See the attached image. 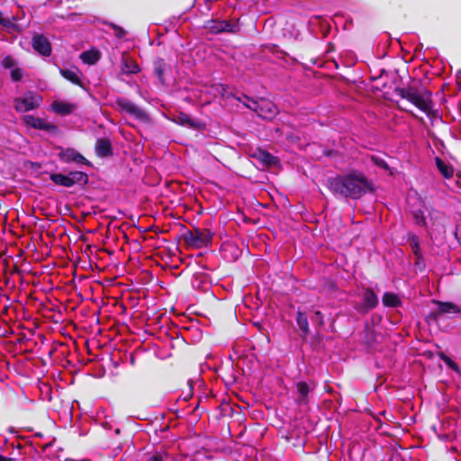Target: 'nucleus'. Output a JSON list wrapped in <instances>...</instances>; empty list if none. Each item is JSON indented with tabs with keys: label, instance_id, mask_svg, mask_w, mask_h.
Returning a JSON list of instances; mask_svg holds the SVG:
<instances>
[{
	"label": "nucleus",
	"instance_id": "37",
	"mask_svg": "<svg viewBox=\"0 0 461 461\" xmlns=\"http://www.w3.org/2000/svg\"><path fill=\"white\" fill-rule=\"evenodd\" d=\"M456 239H457L459 244L461 245V231L457 230L456 233Z\"/></svg>",
	"mask_w": 461,
	"mask_h": 461
},
{
	"label": "nucleus",
	"instance_id": "8",
	"mask_svg": "<svg viewBox=\"0 0 461 461\" xmlns=\"http://www.w3.org/2000/svg\"><path fill=\"white\" fill-rule=\"evenodd\" d=\"M432 303L437 305V309L430 312V316L434 320L442 315L450 316L461 312L460 308L453 303H443L435 300Z\"/></svg>",
	"mask_w": 461,
	"mask_h": 461
},
{
	"label": "nucleus",
	"instance_id": "14",
	"mask_svg": "<svg viewBox=\"0 0 461 461\" xmlns=\"http://www.w3.org/2000/svg\"><path fill=\"white\" fill-rule=\"evenodd\" d=\"M121 70L122 74L129 75L137 74L138 72H140V68L134 59L123 56L122 59Z\"/></svg>",
	"mask_w": 461,
	"mask_h": 461
},
{
	"label": "nucleus",
	"instance_id": "19",
	"mask_svg": "<svg viewBox=\"0 0 461 461\" xmlns=\"http://www.w3.org/2000/svg\"><path fill=\"white\" fill-rule=\"evenodd\" d=\"M382 302L385 307L396 308L402 304V300L398 294L390 292L384 294Z\"/></svg>",
	"mask_w": 461,
	"mask_h": 461
},
{
	"label": "nucleus",
	"instance_id": "27",
	"mask_svg": "<svg viewBox=\"0 0 461 461\" xmlns=\"http://www.w3.org/2000/svg\"><path fill=\"white\" fill-rule=\"evenodd\" d=\"M439 357L453 371H455L456 373H460V369H459L458 366L449 357H447L444 353H440Z\"/></svg>",
	"mask_w": 461,
	"mask_h": 461
},
{
	"label": "nucleus",
	"instance_id": "22",
	"mask_svg": "<svg viewBox=\"0 0 461 461\" xmlns=\"http://www.w3.org/2000/svg\"><path fill=\"white\" fill-rule=\"evenodd\" d=\"M50 179L53 183H55L58 185L65 186V187H71V182L69 178L68 177V175L63 174H51Z\"/></svg>",
	"mask_w": 461,
	"mask_h": 461
},
{
	"label": "nucleus",
	"instance_id": "1",
	"mask_svg": "<svg viewBox=\"0 0 461 461\" xmlns=\"http://www.w3.org/2000/svg\"><path fill=\"white\" fill-rule=\"evenodd\" d=\"M328 187L338 197L358 199L371 189V184L359 172H351L328 179Z\"/></svg>",
	"mask_w": 461,
	"mask_h": 461
},
{
	"label": "nucleus",
	"instance_id": "36",
	"mask_svg": "<svg viewBox=\"0 0 461 461\" xmlns=\"http://www.w3.org/2000/svg\"><path fill=\"white\" fill-rule=\"evenodd\" d=\"M0 461H20V459L15 456L6 457V456L0 455Z\"/></svg>",
	"mask_w": 461,
	"mask_h": 461
},
{
	"label": "nucleus",
	"instance_id": "6",
	"mask_svg": "<svg viewBox=\"0 0 461 461\" xmlns=\"http://www.w3.org/2000/svg\"><path fill=\"white\" fill-rule=\"evenodd\" d=\"M185 240L189 246L201 249L210 244L212 234L208 230L195 229L188 231L185 236Z\"/></svg>",
	"mask_w": 461,
	"mask_h": 461
},
{
	"label": "nucleus",
	"instance_id": "21",
	"mask_svg": "<svg viewBox=\"0 0 461 461\" xmlns=\"http://www.w3.org/2000/svg\"><path fill=\"white\" fill-rule=\"evenodd\" d=\"M166 63L163 59H158L154 62V72L161 84L165 83L164 73L166 70Z\"/></svg>",
	"mask_w": 461,
	"mask_h": 461
},
{
	"label": "nucleus",
	"instance_id": "5",
	"mask_svg": "<svg viewBox=\"0 0 461 461\" xmlns=\"http://www.w3.org/2000/svg\"><path fill=\"white\" fill-rule=\"evenodd\" d=\"M115 104L120 111L130 114L140 122H147L149 120L148 114L137 104L127 98L118 97L115 100Z\"/></svg>",
	"mask_w": 461,
	"mask_h": 461
},
{
	"label": "nucleus",
	"instance_id": "18",
	"mask_svg": "<svg viewBox=\"0 0 461 461\" xmlns=\"http://www.w3.org/2000/svg\"><path fill=\"white\" fill-rule=\"evenodd\" d=\"M435 162H436L437 168L438 169V171L441 173V175L445 178L449 179V178L453 177L454 167L450 164L445 162L440 158H436Z\"/></svg>",
	"mask_w": 461,
	"mask_h": 461
},
{
	"label": "nucleus",
	"instance_id": "4",
	"mask_svg": "<svg viewBox=\"0 0 461 461\" xmlns=\"http://www.w3.org/2000/svg\"><path fill=\"white\" fill-rule=\"evenodd\" d=\"M41 96L33 92H28L23 96L16 97L14 100V109L18 113L34 110L41 105Z\"/></svg>",
	"mask_w": 461,
	"mask_h": 461
},
{
	"label": "nucleus",
	"instance_id": "35",
	"mask_svg": "<svg viewBox=\"0 0 461 461\" xmlns=\"http://www.w3.org/2000/svg\"><path fill=\"white\" fill-rule=\"evenodd\" d=\"M314 318L318 321L320 325L323 324V315L320 311L315 312Z\"/></svg>",
	"mask_w": 461,
	"mask_h": 461
},
{
	"label": "nucleus",
	"instance_id": "34",
	"mask_svg": "<svg viewBox=\"0 0 461 461\" xmlns=\"http://www.w3.org/2000/svg\"><path fill=\"white\" fill-rule=\"evenodd\" d=\"M372 159L378 167L384 169L388 168V165L384 159L379 158H372Z\"/></svg>",
	"mask_w": 461,
	"mask_h": 461
},
{
	"label": "nucleus",
	"instance_id": "33",
	"mask_svg": "<svg viewBox=\"0 0 461 461\" xmlns=\"http://www.w3.org/2000/svg\"><path fill=\"white\" fill-rule=\"evenodd\" d=\"M111 26L113 28L116 37H118L119 39H122L124 37L125 32L122 27L117 26L115 24H111Z\"/></svg>",
	"mask_w": 461,
	"mask_h": 461
},
{
	"label": "nucleus",
	"instance_id": "31",
	"mask_svg": "<svg viewBox=\"0 0 461 461\" xmlns=\"http://www.w3.org/2000/svg\"><path fill=\"white\" fill-rule=\"evenodd\" d=\"M2 66L12 70L16 68V60L12 56H6L2 59Z\"/></svg>",
	"mask_w": 461,
	"mask_h": 461
},
{
	"label": "nucleus",
	"instance_id": "28",
	"mask_svg": "<svg viewBox=\"0 0 461 461\" xmlns=\"http://www.w3.org/2000/svg\"><path fill=\"white\" fill-rule=\"evenodd\" d=\"M147 461H172L170 456L166 452H156L150 455Z\"/></svg>",
	"mask_w": 461,
	"mask_h": 461
},
{
	"label": "nucleus",
	"instance_id": "7",
	"mask_svg": "<svg viewBox=\"0 0 461 461\" xmlns=\"http://www.w3.org/2000/svg\"><path fill=\"white\" fill-rule=\"evenodd\" d=\"M205 28L212 33L218 34L221 32H238L240 25L238 23H231L226 20H211L208 21Z\"/></svg>",
	"mask_w": 461,
	"mask_h": 461
},
{
	"label": "nucleus",
	"instance_id": "3",
	"mask_svg": "<svg viewBox=\"0 0 461 461\" xmlns=\"http://www.w3.org/2000/svg\"><path fill=\"white\" fill-rule=\"evenodd\" d=\"M246 106L257 113L259 117L267 120L273 119L277 113L276 105L267 99L252 100Z\"/></svg>",
	"mask_w": 461,
	"mask_h": 461
},
{
	"label": "nucleus",
	"instance_id": "25",
	"mask_svg": "<svg viewBox=\"0 0 461 461\" xmlns=\"http://www.w3.org/2000/svg\"><path fill=\"white\" fill-rule=\"evenodd\" d=\"M178 124L180 125H183V126H188V127H191V128H194L196 125H195V122L192 120V118L186 114V113H179L176 117V120H175Z\"/></svg>",
	"mask_w": 461,
	"mask_h": 461
},
{
	"label": "nucleus",
	"instance_id": "30",
	"mask_svg": "<svg viewBox=\"0 0 461 461\" xmlns=\"http://www.w3.org/2000/svg\"><path fill=\"white\" fill-rule=\"evenodd\" d=\"M11 78L13 81H21L24 76V70L21 68H14L11 70Z\"/></svg>",
	"mask_w": 461,
	"mask_h": 461
},
{
	"label": "nucleus",
	"instance_id": "17",
	"mask_svg": "<svg viewBox=\"0 0 461 461\" xmlns=\"http://www.w3.org/2000/svg\"><path fill=\"white\" fill-rule=\"evenodd\" d=\"M312 388L305 382H298L296 384V391L299 395L297 402L300 404L308 403V394Z\"/></svg>",
	"mask_w": 461,
	"mask_h": 461
},
{
	"label": "nucleus",
	"instance_id": "11",
	"mask_svg": "<svg viewBox=\"0 0 461 461\" xmlns=\"http://www.w3.org/2000/svg\"><path fill=\"white\" fill-rule=\"evenodd\" d=\"M35 51L42 56L49 57L51 54V45L47 38L42 35H35L32 40Z\"/></svg>",
	"mask_w": 461,
	"mask_h": 461
},
{
	"label": "nucleus",
	"instance_id": "26",
	"mask_svg": "<svg viewBox=\"0 0 461 461\" xmlns=\"http://www.w3.org/2000/svg\"><path fill=\"white\" fill-rule=\"evenodd\" d=\"M412 215H413L415 223L417 225L426 227L427 223H426V219H425V215H424V211H422L420 209L415 210V211H413Z\"/></svg>",
	"mask_w": 461,
	"mask_h": 461
},
{
	"label": "nucleus",
	"instance_id": "2",
	"mask_svg": "<svg viewBox=\"0 0 461 461\" xmlns=\"http://www.w3.org/2000/svg\"><path fill=\"white\" fill-rule=\"evenodd\" d=\"M397 94L426 113H429L432 109L431 92L421 85L399 88Z\"/></svg>",
	"mask_w": 461,
	"mask_h": 461
},
{
	"label": "nucleus",
	"instance_id": "24",
	"mask_svg": "<svg viewBox=\"0 0 461 461\" xmlns=\"http://www.w3.org/2000/svg\"><path fill=\"white\" fill-rule=\"evenodd\" d=\"M71 182V186L77 183H86L87 181V175L80 171H73L68 175Z\"/></svg>",
	"mask_w": 461,
	"mask_h": 461
},
{
	"label": "nucleus",
	"instance_id": "15",
	"mask_svg": "<svg viewBox=\"0 0 461 461\" xmlns=\"http://www.w3.org/2000/svg\"><path fill=\"white\" fill-rule=\"evenodd\" d=\"M363 301L366 310H372L378 304V297L371 288L365 290Z\"/></svg>",
	"mask_w": 461,
	"mask_h": 461
},
{
	"label": "nucleus",
	"instance_id": "38",
	"mask_svg": "<svg viewBox=\"0 0 461 461\" xmlns=\"http://www.w3.org/2000/svg\"><path fill=\"white\" fill-rule=\"evenodd\" d=\"M75 16H76L75 14H68V16L66 18L68 19V20L73 21Z\"/></svg>",
	"mask_w": 461,
	"mask_h": 461
},
{
	"label": "nucleus",
	"instance_id": "9",
	"mask_svg": "<svg viewBox=\"0 0 461 461\" xmlns=\"http://www.w3.org/2000/svg\"><path fill=\"white\" fill-rule=\"evenodd\" d=\"M59 158L66 163L88 164L87 159L74 149H63L59 153Z\"/></svg>",
	"mask_w": 461,
	"mask_h": 461
},
{
	"label": "nucleus",
	"instance_id": "12",
	"mask_svg": "<svg viewBox=\"0 0 461 461\" xmlns=\"http://www.w3.org/2000/svg\"><path fill=\"white\" fill-rule=\"evenodd\" d=\"M23 120L27 126L32 127L33 129L44 131H51L56 129V127L53 124L50 123L46 120L41 118H36L32 115H25Z\"/></svg>",
	"mask_w": 461,
	"mask_h": 461
},
{
	"label": "nucleus",
	"instance_id": "29",
	"mask_svg": "<svg viewBox=\"0 0 461 461\" xmlns=\"http://www.w3.org/2000/svg\"><path fill=\"white\" fill-rule=\"evenodd\" d=\"M410 245L411 247V249L413 253L417 256V258L420 257V243H419V238L416 235H411L410 237Z\"/></svg>",
	"mask_w": 461,
	"mask_h": 461
},
{
	"label": "nucleus",
	"instance_id": "10",
	"mask_svg": "<svg viewBox=\"0 0 461 461\" xmlns=\"http://www.w3.org/2000/svg\"><path fill=\"white\" fill-rule=\"evenodd\" d=\"M77 105L65 100H55L51 104V109L54 113L59 115H68L77 109Z\"/></svg>",
	"mask_w": 461,
	"mask_h": 461
},
{
	"label": "nucleus",
	"instance_id": "32",
	"mask_svg": "<svg viewBox=\"0 0 461 461\" xmlns=\"http://www.w3.org/2000/svg\"><path fill=\"white\" fill-rule=\"evenodd\" d=\"M273 157L267 153V152H260V159L265 163V164H271L272 163V160H273Z\"/></svg>",
	"mask_w": 461,
	"mask_h": 461
},
{
	"label": "nucleus",
	"instance_id": "13",
	"mask_svg": "<svg viewBox=\"0 0 461 461\" xmlns=\"http://www.w3.org/2000/svg\"><path fill=\"white\" fill-rule=\"evenodd\" d=\"M59 72L61 76L68 81L71 82L74 85L83 86L81 81L82 74L77 68L73 67L71 68H61Z\"/></svg>",
	"mask_w": 461,
	"mask_h": 461
},
{
	"label": "nucleus",
	"instance_id": "23",
	"mask_svg": "<svg viewBox=\"0 0 461 461\" xmlns=\"http://www.w3.org/2000/svg\"><path fill=\"white\" fill-rule=\"evenodd\" d=\"M296 322L303 336H306L309 333L308 319L306 315L300 311L297 312Z\"/></svg>",
	"mask_w": 461,
	"mask_h": 461
},
{
	"label": "nucleus",
	"instance_id": "16",
	"mask_svg": "<svg viewBox=\"0 0 461 461\" xmlns=\"http://www.w3.org/2000/svg\"><path fill=\"white\" fill-rule=\"evenodd\" d=\"M95 152L99 157H107L112 154L111 142L107 139H98L95 144Z\"/></svg>",
	"mask_w": 461,
	"mask_h": 461
},
{
	"label": "nucleus",
	"instance_id": "20",
	"mask_svg": "<svg viewBox=\"0 0 461 461\" xmlns=\"http://www.w3.org/2000/svg\"><path fill=\"white\" fill-rule=\"evenodd\" d=\"M80 59L86 64L94 65L100 59V52L95 49L86 50L80 54Z\"/></svg>",
	"mask_w": 461,
	"mask_h": 461
}]
</instances>
